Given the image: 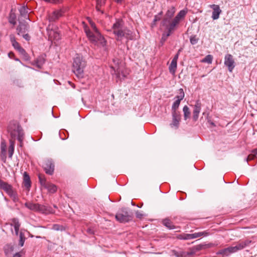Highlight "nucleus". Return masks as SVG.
Returning <instances> with one entry per match:
<instances>
[{
    "label": "nucleus",
    "instance_id": "1",
    "mask_svg": "<svg viewBox=\"0 0 257 257\" xmlns=\"http://www.w3.org/2000/svg\"><path fill=\"white\" fill-rule=\"evenodd\" d=\"M112 30L117 41H121L123 38L130 40L133 39V33L123 27V22L121 20H117L113 25Z\"/></svg>",
    "mask_w": 257,
    "mask_h": 257
},
{
    "label": "nucleus",
    "instance_id": "2",
    "mask_svg": "<svg viewBox=\"0 0 257 257\" xmlns=\"http://www.w3.org/2000/svg\"><path fill=\"white\" fill-rule=\"evenodd\" d=\"M8 131L11 137L10 140L15 141L17 138L20 142V147H22L24 140V133L19 123L16 121L11 122L8 126Z\"/></svg>",
    "mask_w": 257,
    "mask_h": 257
},
{
    "label": "nucleus",
    "instance_id": "3",
    "mask_svg": "<svg viewBox=\"0 0 257 257\" xmlns=\"http://www.w3.org/2000/svg\"><path fill=\"white\" fill-rule=\"evenodd\" d=\"M251 241L246 240L236 242L234 246H231L227 248L221 249L217 252V254H221L223 257L228 256L231 253H235L239 250L243 249L246 246L249 245Z\"/></svg>",
    "mask_w": 257,
    "mask_h": 257
},
{
    "label": "nucleus",
    "instance_id": "4",
    "mask_svg": "<svg viewBox=\"0 0 257 257\" xmlns=\"http://www.w3.org/2000/svg\"><path fill=\"white\" fill-rule=\"evenodd\" d=\"M86 65L85 61L79 55L76 56L73 63V71L78 77H83L84 68Z\"/></svg>",
    "mask_w": 257,
    "mask_h": 257
},
{
    "label": "nucleus",
    "instance_id": "5",
    "mask_svg": "<svg viewBox=\"0 0 257 257\" xmlns=\"http://www.w3.org/2000/svg\"><path fill=\"white\" fill-rule=\"evenodd\" d=\"M115 218L121 223L126 222L132 220L133 214L129 212L127 208H123L116 214Z\"/></svg>",
    "mask_w": 257,
    "mask_h": 257
},
{
    "label": "nucleus",
    "instance_id": "6",
    "mask_svg": "<svg viewBox=\"0 0 257 257\" xmlns=\"http://www.w3.org/2000/svg\"><path fill=\"white\" fill-rule=\"evenodd\" d=\"M0 189L4 190L13 200L17 202L19 200L17 193L13 189L12 186L8 183L0 179Z\"/></svg>",
    "mask_w": 257,
    "mask_h": 257
},
{
    "label": "nucleus",
    "instance_id": "7",
    "mask_svg": "<svg viewBox=\"0 0 257 257\" xmlns=\"http://www.w3.org/2000/svg\"><path fill=\"white\" fill-rule=\"evenodd\" d=\"M224 65L227 67L228 70L231 72L235 67V61L233 56L230 54H227L224 57Z\"/></svg>",
    "mask_w": 257,
    "mask_h": 257
},
{
    "label": "nucleus",
    "instance_id": "8",
    "mask_svg": "<svg viewBox=\"0 0 257 257\" xmlns=\"http://www.w3.org/2000/svg\"><path fill=\"white\" fill-rule=\"evenodd\" d=\"M43 168L46 174L51 175L54 173L55 165L51 160H47L44 162Z\"/></svg>",
    "mask_w": 257,
    "mask_h": 257
},
{
    "label": "nucleus",
    "instance_id": "9",
    "mask_svg": "<svg viewBox=\"0 0 257 257\" xmlns=\"http://www.w3.org/2000/svg\"><path fill=\"white\" fill-rule=\"evenodd\" d=\"M198 249L197 248H192L188 251H177L175 250L172 251L173 254L177 257H189L196 253Z\"/></svg>",
    "mask_w": 257,
    "mask_h": 257
},
{
    "label": "nucleus",
    "instance_id": "10",
    "mask_svg": "<svg viewBox=\"0 0 257 257\" xmlns=\"http://www.w3.org/2000/svg\"><path fill=\"white\" fill-rule=\"evenodd\" d=\"M47 30L49 36V38L51 40H54L57 41L60 39L61 36L59 32L53 30L52 28H51L50 25H49L47 27Z\"/></svg>",
    "mask_w": 257,
    "mask_h": 257
},
{
    "label": "nucleus",
    "instance_id": "11",
    "mask_svg": "<svg viewBox=\"0 0 257 257\" xmlns=\"http://www.w3.org/2000/svg\"><path fill=\"white\" fill-rule=\"evenodd\" d=\"M10 38V41L14 48L17 50L21 54H25L26 53L25 50L21 47L19 43L16 41L15 36L13 35H11Z\"/></svg>",
    "mask_w": 257,
    "mask_h": 257
},
{
    "label": "nucleus",
    "instance_id": "12",
    "mask_svg": "<svg viewBox=\"0 0 257 257\" xmlns=\"http://www.w3.org/2000/svg\"><path fill=\"white\" fill-rule=\"evenodd\" d=\"M201 109V103L199 100H197L194 106L193 111V119L194 121H196L199 117V114Z\"/></svg>",
    "mask_w": 257,
    "mask_h": 257
},
{
    "label": "nucleus",
    "instance_id": "13",
    "mask_svg": "<svg viewBox=\"0 0 257 257\" xmlns=\"http://www.w3.org/2000/svg\"><path fill=\"white\" fill-rule=\"evenodd\" d=\"M175 12V9L174 7H172L169 9L166 14V17L164 19L162 22V25L163 26L167 25L168 23L169 22L170 19L173 16Z\"/></svg>",
    "mask_w": 257,
    "mask_h": 257
},
{
    "label": "nucleus",
    "instance_id": "14",
    "mask_svg": "<svg viewBox=\"0 0 257 257\" xmlns=\"http://www.w3.org/2000/svg\"><path fill=\"white\" fill-rule=\"evenodd\" d=\"M85 32L87 35V38H88L90 42L95 46L96 44V37L95 35L93 34L92 32L89 29V28L85 25L84 26Z\"/></svg>",
    "mask_w": 257,
    "mask_h": 257
},
{
    "label": "nucleus",
    "instance_id": "15",
    "mask_svg": "<svg viewBox=\"0 0 257 257\" xmlns=\"http://www.w3.org/2000/svg\"><path fill=\"white\" fill-rule=\"evenodd\" d=\"M29 28V27L26 23L20 22L17 28V34L21 35L24 34L28 30Z\"/></svg>",
    "mask_w": 257,
    "mask_h": 257
},
{
    "label": "nucleus",
    "instance_id": "16",
    "mask_svg": "<svg viewBox=\"0 0 257 257\" xmlns=\"http://www.w3.org/2000/svg\"><path fill=\"white\" fill-rule=\"evenodd\" d=\"M38 212L46 214H53L55 213V211L51 207L41 204H39Z\"/></svg>",
    "mask_w": 257,
    "mask_h": 257
},
{
    "label": "nucleus",
    "instance_id": "17",
    "mask_svg": "<svg viewBox=\"0 0 257 257\" xmlns=\"http://www.w3.org/2000/svg\"><path fill=\"white\" fill-rule=\"evenodd\" d=\"M210 7L213 9L212 18L213 20H217L219 18V15L221 13L219 6L216 5H210Z\"/></svg>",
    "mask_w": 257,
    "mask_h": 257
},
{
    "label": "nucleus",
    "instance_id": "18",
    "mask_svg": "<svg viewBox=\"0 0 257 257\" xmlns=\"http://www.w3.org/2000/svg\"><path fill=\"white\" fill-rule=\"evenodd\" d=\"M63 15V12L61 10H57L54 11L49 16V20L50 22H55Z\"/></svg>",
    "mask_w": 257,
    "mask_h": 257
},
{
    "label": "nucleus",
    "instance_id": "19",
    "mask_svg": "<svg viewBox=\"0 0 257 257\" xmlns=\"http://www.w3.org/2000/svg\"><path fill=\"white\" fill-rule=\"evenodd\" d=\"M23 184L28 190L30 189L31 186V181L30 176L26 172H25L23 174Z\"/></svg>",
    "mask_w": 257,
    "mask_h": 257
},
{
    "label": "nucleus",
    "instance_id": "20",
    "mask_svg": "<svg viewBox=\"0 0 257 257\" xmlns=\"http://www.w3.org/2000/svg\"><path fill=\"white\" fill-rule=\"evenodd\" d=\"M45 62V59L44 56L41 55L39 56L33 62V64L39 68H41Z\"/></svg>",
    "mask_w": 257,
    "mask_h": 257
},
{
    "label": "nucleus",
    "instance_id": "21",
    "mask_svg": "<svg viewBox=\"0 0 257 257\" xmlns=\"http://www.w3.org/2000/svg\"><path fill=\"white\" fill-rule=\"evenodd\" d=\"M179 21L175 18L174 19L168 28V32L167 33V36H169L171 35L172 31L174 30L175 27L179 24Z\"/></svg>",
    "mask_w": 257,
    "mask_h": 257
},
{
    "label": "nucleus",
    "instance_id": "22",
    "mask_svg": "<svg viewBox=\"0 0 257 257\" xmlns=\"http://www.w3.org/2000/svg\"><path fill=\"white\" fill-rule=\"evenodd\" d=\"M25 206L31 210L38 211L39 204L28 202L25 204Z\"/></svg>",
    "mask_w": 257,
    "mask_h": 257
},
{
    "label": "nucleus",
    "instance_id": "23",
    "mask_svg": "<svg viewBox=\"0 0 257 257\" xmlns=\"http://www.w3.org/2000/svg\"><path fill=\"white\" fill-rule=\"evenodd\" d=\"M43 187L47 189L48 191L50 193H54L57 190V186L50 182H48L47 184Z\"/></svg>",
    "mask_w": 257,
    "mask_h": 257
},
{
    "label": "nucleus",
    "instance_id": "24",
    "mask_svg": "<svg viewBox=\"0 0 257 257\" xmlns=\"http://www.w3.org/2000/svg\"><path fill=\"white\" fill-rule=\"evenodd\" d=\"M162 222L163 225L169 229H173L176 228L172 222L169 218L163 219Z\"/></svg>",
    "mask_w": 257,
    "mask_h": 257
},
{
    "label": "nucleus",
    "instance_id": "25",
    "mask_svg": "<svg viewBox=\"0 0 257 257\" xmlns=\"http://www.w3.org/2000/svg\"><path fill=\"white\" fill-rule=\"evenodd\" d=\"M10 146L9 148V156L10 158H12L14 152V147H15V141L12 140H10Z\"/></svg>",
    "mask_w": 257,
    "mask_h": 257
},
{
    "label": "nucleus",
    "instance_id": "26",
    "mask_svg": "<svg viewBox=\"0 0 257 257\" xmlns=\"http://www.w3.org/2000/svg\"><path fill=\"white\" fill-rule=\"evenodd\" d=\"M177 63L171 61V63L169 66V69L170 72L173 75H174L177 69Z\"/></svg>",
    "mask_w": 257,
    "mask_h": 257
},
{
    "label": "nucleus",
    "instance_id": "27",
    "mask_svg": "<svg viewBox=\"0 0 257 257\" xmlns=\"http://www.w3.org/2000/svg\"><path fill=\"white\" fill-rule=\"evenodd\" d=\"M38 178L41 186L43 187H44L48 183L44 174H39Z\"/></svg>",
    "mask_w": 257,
    "mask_h": 257
},
{
    "label": "nucleus",
    "instance_id": "28",
    "mask_svg": "<svg viewBox=\"0 0 257 257\" xmlns=\"http://www.w3.org/2000/svg\"><path fill=\"white\" fill-rule=\"evenodd\" d=\"M183 111L184 112V119L186 120L188 118L190 117L191 112L189 107L185 105L183 107Z\"/></svg>",
    "mask_w": 257,
    "mask_h": 257
},
{
    "label": "nucleus",
    "instance_id": "29",
    "mask_svg": "<svg viewBox=\"0 0 257 257\" xmlns=\"http://www.w3.org/2000/svg\"><path fill=\"white\" fill-rule=\"evenodd\" d=\"M19 12L22 16L24 17L25 18H27L28 10L26 7H21L19 9Z\"/></svg>",
    "mask_w": 257,
    "mask_h": 257
},
{
    "label": "nucleus",
    "instance_id": "30",
    "mask_svg": "<svg viewBox=\"0 0 257 257\" xmlns=\"http://www.w3.org/2000/svg\"><path fill=\"white\" fill-rule=\"evenodd\" d=\"M11 225L12 226H14L15 229H18L20 228V223L19 222V221L18 219L17 218H13L11 220Z\"/></svg>",
    "mask_w": 257,
    "mask_h": 257
},
{
    "label": "nucleus",
    "instance_id": "31",
    "mask_svg": "<svg viewBox=\"0 0 257 257\" xmlns=\"http://www.w3.org/2000/svg\"><path fill=\"white\" fill-rule=\"evenodd\" d=\"M193 234L194 238H196L203 236H207L209 235V233L207 231L199 232H195Z\"/></svg>",
    "mask_w": 257,
    "mask_h": 257
},
{
    "label": "nucleus",
    "instance_id": "32",
    "mask_svg": "<svg viewBox=\"0 0 257 257\" xmlns=\"http://www.w3.org/2000/svg\"><path fill=\"white\" fill-rule=\"evenodd\" d=\"M187 12L185 10H181L179 12V13L177 15V16L175 17V19H177L178 21L180 22V20L181 18L185 17V16L186 15Z\"/></svg>",
    "mask_w": 257,
    "mask_h": 257
},
{
    "label": "nucleus",
    "instance_id": "33",
    "mask_svg": "<svg viewBox=\"0 0 257 257\" xmlns=\"http://www.w3.org/2000/svg\"><path fill=\"white\" fill-rule=\"evenodd\" d=\"M97 41H99V43L102 45L103 47H104L105 45L106 41H105L104 38L101 36V35L97 31Z\"/></svg>",
    "mask_w": 257,
    "mask_h": 257
},
{
    "label": "nucleus",
    "instance_id": "34",
    "mask_svg": "<svg viewBox=\"0 0 257 257\" xmlns=\"http://www.w3.org/2000/svg\"><path fill=\"white\" fill-rule=\"evenodd\" d=\"M180 120V119L173 118L172 122L170 124L171 126L172 127H175L176 128H177L179 126Z\"/></svg>",
    "mask_w": 257,
    "mask_h": 257
},
{
    "label": "nucleus",
    "instance_id": "35",
    "mask_svg": "<svg viewBox=\"0 0 257 257\" xmlns=\"http://www.w3.org/2000/svg\"><path fill=\"white\" fill-rule=\"evenodd\" d=\"M19 237H20V239H19V244L21 246H23L24 245V242L25 241V237L24 236V233H22V232H21L19 234Z\"/></svg>",
    "mask_w": 257,
    "mask_h": 257
},
{
    "label": "nucleus",
    "instance_id": "36",
    "mask_svg": "<svg viewBox=\"0 0 257 257\" xmlns=\"http://www.w3.org/2000/svg\"><path fill=\"white\" fill-rule=\"evenodd\" d=\"M212 56L211 55H208L203 59H202V62L211 64L212 63Z\"/></svg>",
    "mask_w": 257,
    "mask_h": 257
},
{
    "label": "nucleus",
    "instance_id": "37",
    "mask_svg": "<svg viewBox=\"0 0 257 257\" xmlns=\"http://www.w3.org/2000/svg\"><path fill=\"white\" fill-rule=\"evenodd\" d=\"M179 95L176 96V98L178 99H179L180 100H182L185 96V94L183 91V89L182 88H180L179 89Z\"/></svg>",
    "mask_w": 257,
    "mask_h": 257
},
{
    "label": "nucleus",
    "instance_id": "38",
    "mask_svg": "<svg viewBox=\"0 0 257 257\" xmlns=\"http://www.w3.org/2000/svg\"><path fill=\"white\" fill-rule=\"evenodd\" d=\"M180 101L181 100L177 99V100L173 104V105L172 106V110H175L178 109L180 104Z\"/></svg>",
    "mask_w": 257,
    "mask_h": 257
},
{
    "label": "nucleus",
    "instance_id": "39",
    "mask_svg": "<svg viewBox=\"0 0 257 257\" xmlns=\"http://www.w3.org/2000/svg\"><path fill=\"white\" fill-rule=\"evenodd\" d=\"M52 229L56 231H62L64 230V227L62 225L56 224L53 225Z\"/></svg>",
    "mask_w": 257,
    "mask_h": 257
},
{
    "label": "nucleus",
    "instance_id": "40",
    "mask_svg": "<svg viewBox=\"0 0 257 257\" xmlns=\"http://www.w3.org/2000/svg\"><path fill=\"white\" fill-rule=\"evenodd\" d=\"M136 216L138 218L142 219L144 217L146 216V215L142 211L137 210V211H136Z\"/></svg>",
    "mask_w": 257,
    "mask_h": 257
},
{
    "label": "nucleus",
    "instance_id": "41",
    "mask_svg": "<svg viewBox=\"0 0 257 257\" xmlns=\"http://www.w3.org/2000/svg\"><path fill=\"white\" fill-rule=\"evenodd\" d=\"M1 153L2 155H4L6 158V145L5 143L2 142L1 143Z\"/></svg>",
    "mask_w": 257,
    "mask_h": 257
},
{
    "label": "nucleus",
    "instance_id": "42",
    "mask_svg": "<svg viewBox=\"0 0 257 257\" xmlns=\"http://www.w3.org/2000/svg\"><path fill=\"white\" fill-rule=\"evenodd\" d=\"M111 68L113 69L114 71V73L115 74V75L118 77H120V68L119 67H114V66H111Z\"/></svg>",
    "mask_w": 257,
    "mask_h": 257
},
{
    "label": "nucleus",
    "instance_id": "43",
    "mask_svg": "<svg viewBox=\"0 0 257 257\" xmlns=\"http://www.w3.org/2000/svg\"><path fill=\"white\" fill-rule=\"evenodd\" d=\"M190 41L191 44L195 45L198 42V38L196 36H192L190 37Z\"/></svg>",
    "mask_w": 257,
    "mask_h": 257
},
{
    "label": "nucleus",
    "instance_id": "44",
    "mask_svg": "<svg viewBox=\"0 0 257 257\" xmlns=\"http://www.w3.org/2000/svg\"><path fill=\"white\" fill-rule=\"evenodd\" d=\"M110 200L109 197L108 196L107 194H106L103 198V200H100L99 203L100 204V205L102 207H103V203H104V202H108Z\"/></svg>",
    "mask_w": 257,
    "mask_h": 257
},
{
    "label": "nucleus",
    "instance_id": "45",
    "mask_svg": "<svg viewBox=\"0 0 257 257\" xmlns=\"http://www.w3.org/2000/svg\"><path fill=\"white\" fill-rule=\"evenodd\" d=\"M172 116L173 118H179L180 119V115L179 113L177 111V110H172Z\"/></svg>",
    "mask_w": 257,
    "mask_h": 257
},
{
    "label": "nucleus",
    "instance_id": "46",
    "mask_svg": "<svg viewBox=\"0 0 257 257\" xmlns=\"http://www.w3.org/2000/svg\"><path fill=\"white\" fill-rule=\"evenodd\" d=\"M187 233H183L179 234L177 236V238L179 239H185L187 240V237L186 236Z\"/></svg>",
    "mask_w": 257,
    "mask_h": 257
},
{
    "label": "nucleus",
    "instance_id": "47",
    "mask_svg": "<svg viewBox=\"0 0 257 257\" xmlns=\"http://www.w3.org/2000/svg\"><path fill=\"white\" fill-rule=\"evenodd\" d=\"M88 20V22L89 23H90V24L91 25V27L94 29V30L96 31V26H95V24L94 22H93L91 19L89 18H87Z\"/></svg>",
    "mask_w": 257,
    "mask_h": 257
},
{
    "label": "nucleus",
    "instance_id": "48",
    "mask_svg": "<svg viewBox=\"0 0 257 257\" xmlns=\"http://www.w3.org/2000/svg\"><path fill=\"white\" fill-rule=\"evenodd\" d=\"M23 37L27 41H29L30 39V36L28 34H22Z\"/></svg>",
    "mask_w": 257,
    "mask_h": 257
},
{
    "label": "nucleus",
    "instance_id": "49",
    "mask_svg": "<svg viewBox=\"0 0 257 257\" xmlns=\"http://www.w3.org/2000/svg\"><path fill=\"white\" fill-rule=\"evenodd\" d=\"M105 0H97V6L99 5L100 6H102L105 4Z\"/></svg>",
    "mask_w": 257,
    "mask_h": 257
},
{
    "label": "nucleus",
    "instance_id": "50",
    "mask_svg": "<svg viewBox=\"0 0 257 257\" xmlns=\"http://www.w3.org/2000/svg\"><path fill=\"white\" fill-rule=\"evenodd\" d=\"M169 36H167V34H164L163 35L162 40H161V42L162 43V44L166 40V39H167V38Z\"/></svg>",
    "mask_w": 257,
    "mask_h": 257
},
{
    "label": "nucleus",
    "instance_id": "51",
    "mask_svg": "<svg viewBox=\"0 0 257 257\" xmlns=\"http://www.w3.org/2000/svg\"><path fill=\"white\" fill-rule=\"evenodd\" d=\"M160 20V17L159 16H155L154 21H153V24L154 25H155V23L156 22L159 21Z\"/></svg>",
    "mask_w": 257,
    "mask_h": 257
},
{
    "label": "nucleus",
    "instance_id": "52",
    "mask_svg": "<svg viewBox=\"0 0 257 257\" xmlns=\"http://www.w3.org/2000/svg\"><path fill=\"white\" fill-rule=\"evenodd\" d=\"M179 54L178 53H177L175 55L174 57L173 58V60L172 61L177 63V60H178V57H179Z\"/></svg>",
    "mask_w": 257,
    "mask_h": 257
},
{
    "label": "nucleus",
    "instance_id": "53",
    "mask_svg": "<svg viewBox=\"0 0 257 257\" xmlns=\"http://www.w3.org/2000/svg\"><path fill=\"white\" fill-rule=\"evenodd\" d=\"M186 236L187 237L188 239H194L193 234H187Z\"/></svg>",
    "mask_w": 257,
    "mask_h": 257
},
{
    "label": "nucleus",
    "instance_id": "54",
    "mask_svg": "<svg viewBox=\"0 0 257 257\" xmlns=\"http://www.w3.org/2000/svg\"><path fill=\"white\" fill-rule=\"evenodd\" d=\"M255 155L253 153V154H250L248 156V158L247 159H249V160H252L254 159V157H255Z\"/></svg>",
    "mask_w": 257,
    "mask_h": 257
},
{
    "label": "nucleus",
    "instance_id": "55",
    "mask_svg": "<svg viewBox=\"0 0 257 257\" xmlns=\"http://www.w3.org/2000/svg\"><path fill=\"white\" fill-rule=\"evenodd\" d=\"M8 56L10 58H12L13 56H14V53L11 52L9 53Z\"/></svg>",
    "mask_w": 257,
    "mask_h": 257
},
{
    "label": "nucleus",
    "instance_id": "56",
    "mask_svg": "<svg viewBox=\"0 0 257 257\" xmlns=\"http://www.w3.org/2000/svg\"><path fill=\"white\" fill-rule=\"evenodd\" d=\"M13 257H21V255L20 253L17 252L14 255Z\"/></svg>",
    "mask_w": 257,
    "mask_h": 257
},
{
    "label": "nucleus",
    "instance_id": "57",
    "mask_svg": "<svg viewBox=\"0 0 257 257\" xmlns=\"http://www.w3.org/2000/svg\"><path fill=\"white\" fill-rule=\"evenodd\" d=\"M87 232L88 233H91V234H93L94 233V231L91 229H87Z\"/></svg>",
    "mask_w": 257,
    "mask_h": 257
},
{
    "label": "nucleus",
    "instance_id": "58",
    "mask_svg": "<svg viewBox=\"0 0 257 257\" xmlns=\"http://www.w3.org/2000/svg\"><path fill=\"white\" fill-rule=\"evenodd\" d=\"M208 122H209V123L211 125H212V126H215V125L214 123V122H212V121H211V120H208Z\"/></svg>",
    "mask_w": 257,
    "mask_h": 257
},
{
    "label": "nucleus",
    "instance_id": "59",
    "mask_svg": "<svg viewBox=\"0 0 257 257\" xmlns=\"http://www.w3.org/2000/svg\"><path fill=\"white\" fill-rule=\"evenodd\" d=\"M252 153L255 155H257V149H255L252 151Z\"/></svg>",
    "mask_w": 257,
    "mask_h": 257
},
{
    "label": "nucleus",
    "instance_id": "60",
    "mask_svg": "<svg viewBox=\"0 0 257 257\" xmlns=\"http://www.w3.org/2000/svg\"><path fill=\"white\" fill-rule=\"evenodd\" d=\"M15 233H16V235H19V229H15Z\"/></svg>",
    "mask_w": 257,
    "mask_h": 257
},
{
    "label": "nucleus",
    "instance_id": "61",
    "mask_svg": "<svg viewBox=\"0 0 257 257\" xmlns=\"http://www.w3.org/2000/svg\"><path fill=\"white\" fill-rule=\"evenodd\" d=\"M10 22L14 25H15L16 24V22L15 21H10Z\"/></svg>",
    "mask_w": 257,
    "mask_h": 257
},
{
    "label": "nucleus",
    "instance_id": "62",
    "mask_svg": "<svg viewBox=\"0 0 257 257\" xmlns=\"http://www.w3.org/2000/svg\"><path fill=\"white\" fill-rule=\"evenodd\" d=\"M122 1H123V0H116V2L117 3H121Z\"/></svg>",
    "mask_w": 257,
    "mask_h": 257
},
{
    "label": "nucleus",
    "instance_id": "63",
    "mask_svg": "<svg viewBox=\"0 0 257 257\" xmlns=\"http://www.w3.org/2000/svg\"><path fill=\"white\" fill-rule=\"evenodd\" d=\"M182 49L180 48V49H179L177 53H178L179 54V53L182 51Z\"/></svg>",
    "mask_w": 257,
    "mask_h": 257
},
{
    "label": "nucleus",
    "instance_id": "64",
    "mask_svg": "<svg viewBox=\"0 0 257 257\" xmlns=\"http://www.w3.org/2000/svg\"><path fill=\"white\" fill-rule=\"evenodd\" d=\"M54 207L55 208H57V207H56V205H54Z\"/></svg>",
    "mask_w": 257,
    "mask_h": 257
}]
</instances>
